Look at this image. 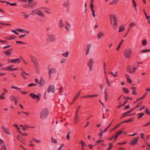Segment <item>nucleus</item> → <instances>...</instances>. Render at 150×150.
Listing matches in <instances>:
<instances>
[{
	"label": "nucleus",
	"mask_w": 150,
	"mask_h": 150,
	"mask_svg": "<svg viewBox=\"0 0 150 150\" xmlns=\"http://www.w3.org/2000/svg\"><path fill=\"white\" fill-rule=\"evenodd\" d=\"M49 114L47 109H43L40 113V118L41 119H44L46 118Z\"/></svg>",
	"instance_id": "1"
},
{
	"label": "nucleus",
	"mask_w": 150,
	"mask_h": 150,
	"mask_svg": "<svg viewBox=\"0 0 150 150\" xmlns=\"http://www.w3.org/2000/svg\"><path fill=\"white\" fill-rule=\"evenodd\" d=\"M36 14L37 15L42 17L45 16V14L41 11H40L38 9H35L32 11L31 13L30 14L33 16Z\"/></svg>",
	"instance_id": "2"
},
{
	"label": "nucleus",
	"mask_w": 150,
	"mask_h": 150,
	"mask_svg": "<svg viewBox=\"0 0 150 150\" xmlns=\"http://www.w3.org/2000/svg\"><path fill=\"white\" fill-rule=\"evenodd\" d=\"M132 53V51L130 49H125L124 51V55L125 58H129L130 57Z\"/></svg>",
	"instance_id": "3"
},
{
	"label": "nucleus",
	"mask_w": 150,
	"mask_h": 150,
	"mask_svg": "<svg viewBox=\"0 0 150 150\" xmlns=\"http://www.w3.org/2000/svg\"><path fill=\"white\" fill-rule=\"evenodd\" d=\"M47 36L48 38L47 39V41L50 42H53L55 40V37L54 35L51 33H48L47 34Z\"/></svg>",
	"instance_id": "4"
},
{
	"label": "nucleus",
	"mask_w": 150,
	"mask_h": 150,
	"mask_svg": "<svg viewBox=\"0 0 150 150\" xmlns=\"http://www.w3.org/2000/svg\"><path fill=\"white\" fill-rule=\"evenodd\" d=\"M29 96L33 99H36V102H38L40 100L41 95L38 94V95H37L34 93H31L29 94Z\"/></svg>",
	"instance_id": "5"
},
{
	"label": "nucleus",
	"mask_w": 150,
	"mask_h": 150,
	"mask_svg": "<svg viewBox=\"0 0 150 150\" xmlns=\"http://www.w3.org/2000/svg\"><path fill=\"white\" fill-rule=\"evenodd\" d=\"M47 91L48 93L52 92V93H54L55 92V86L52 85H49V87L47 88Z\"/></svg>",
	"instance_id": "6"
},
{
	"label": "nucleus",
	"mask_w": 150,
	"mask_h": 150,
	"mask_svg": "<svg viewBox=\"0 0 150 150\" xmlns=\"http://www.w3.org/2000/svg\"><path fill=\"white\" fill-rule=\"evenodd\" d=\"M91 46L92 44L90 43L87 44L86 45V48L85 49L86 55H88L89 54Z\"/></svg>",
	"instance_id": "7"
},
{
	"label": "nucleus",
	"mask_w": 150,
	"mask_h": 150,
	"mask_svg": "<svg viewBox=\"0 0 150 150\" xmlns=\"http://www.w3.org/2000/svg\"><path fill=\"white\" fill-rule=\"evenodd\" d=\"M30 59L34 64L35 67H38V63L36 58L33 55H31L30 56Z\"/></svg>",
	"instance_id": "8"
},
{
	"label": "nucleus",
	"mask_w": 150,
	"mask_h": 150,
	"mask_svg": "<svg viewBox=\"0 0 150 150\" xmlns=\"http://www.w3.org/2000/svg\"><path fill=\"white\" fill-rule=\"evenodd\" d=\"M57 72L56 70L54 68H51L49 70L48 73L50 77H51V74H55Z\"/></svg>",
	"instance_id": "9"
},
{
	"label": "nucleus",
	"mask_w": 150,
	"mask_h": 150,
	"mask_svg": "<svg viewBox=\"0 0 150 150\" xmlns=\"http://www.w3.org/2000/svg\"><path fill=\"white\" fill-rule=\"evenodd\" d=\"M80 106H79L76 109V111L75 113V120L76 121V122L75 123V124H76L77 122L78 121L79 118L78 117V113L79 112V110L80 108Z\"/></svg>",
	"instance_id": "10"
},
{
	"label": "nucleus",
	"mask_w": 150,
	"mask_h": 150,
	"mask_svg": "<svg viewBox=\"0 0 150 150\" xmlns=\"http://www.w3.org/2000/svg\"><path fill=\"white\" fill-rule=\"evenodd\" d=\"M95 61L94 59L92 58H90L88 61L87 65L88 66H93L94 64Z\"/></svg>",
	"instance_id": "11"
},
{
	"label": "nucleus",
	"mask_w": 150,
	"mask_h": 150,
	"mask_svg": "<svg viewBox=\"0 0 150 150\" xmlns=\"http://www.w3.org/2000/svg\"><path fill=\"white\" fill-rule=\"evenodd\" d=\"M139 138V137H137L134 138L132 139L130 142V144L132 145H134L136 144Z\"/></svg>",
	"instance_id": "12"
},
{
	"label": "nucleus",
	"mask_w": 150,
	"mask_h": 150,
	"mask_svg": "<svg viewBox=\"0 0 150 150\" xmlns=\"http://www.w3.org/2000/svg\"><path fill=\"white\" fill-rule=\"evenodd\" d=\"M0 144L1 145V150H3V149L4 148V150H7V148L5 146V144L3 140L0 139Z\"/></svg>",
	"instance_id": "13"
},
{
	"label": "nucleus",
	"mask_w": 150,
	"mask_h": 150,
	"mask_svg": "<svg viewBox=\"0 0 150 150\" xmlns=\"http://www.w3.org/2000/svg\"><path fill=\"white\" fill-rule=\"evenodd\" d=\"M65 28L66 29V31H68L71 29L70 24L67 21H66L65 24Z\"/></svg>",
	"instance_id": "14"
},
{
	"label": "nucleus",
	"mask_w": 150,
	"mask_h": 150,
	"mask_svg": "<svg viewBox=\"0 0 150 150\" xmlns=\"http://www.w3.org/2000/svg\"><path fill=\"white\" fill-rule=\"evenodd\" d=\"M9 99L11 101H14L15 102V105L17 104V98L15 96L11 95L9 97Z\"/></svg>",
	"instance_id": "15"
},
{
	"label": "nucleus",
	"mask_w": 150,
	"mask_h": 150,
	"mask_svg": "<svg viewBox=\"0 0 150 150\" xmlns=\"http://www.w3.org/2000/svg\"><path fill=\"white\" fill-rule=\"evenodd\" d=\"M1 127L4 133L7 134H10V133L8 131V129L7 128L3 126H1Z\"/></svg>",
	"instance_id": "16"
},
{
	"label": "nucleus",
	"mask_w": 150,
	"mask_h": 150,
	"mask_svg": "<svg viewBox=\"0 0 150 150\" xmlns=\"http://www.w3.org/2000/svg\"><path fill=\"white\" fill-rule=\"evenodd\" d=\"M104 33L102 31H99L97 35L98 39H100L101 37H103L104 35Z\"/></svg>",
	"instance_id": "17"
},
{
	"label": "nucleus",
	"mask_w": 150,
	"mask_h": 150,
	"mask_svg": "<svg viewBox=\"0 0 150 150\" xmlns=\"http://www.w3.org/2000/svg\"><path fill=\"white\" fill-rule=\"evenodd\" d=\"M45 83V81L43 79L42 77H40V82L39 84L40 87H42L44 86V83Z\"/></svg>",
	"instance_id": "18"
},
{
	"label": "nucleus",
	"mask_w": 150,
	"mask_h": 150,
	"mask_svg": "<svg viewBox=\"0 0 150 150\" xmlns=\"http://www.w3.org/2000/svg\"><path fill=\"white\" fill-rule=\"evenodd\" d=\"M13 50L12 49H10L6 51H4L3 52V53L6 54L7 55L10 56L11 54V52Z\"/></svg>",
	"instance_id": "19"
},
{
	"label": "nucleus",
	"mask_w": 150,
	"mask_h": 150,
	"mask_svg": "<svg viewBox=\"0 0 150 150\" xmlns=\"http://www.w3.org/2000/svg\"><path fill=\"white\" fill-rule=\"evenodd\" d=\"M81 93V91H79L77 93L75 96H74V98L73 99V101H75V100L77 99L78 98L80 94Z\"/></svg>",
	"instance_id": "20"
},
{
	"label": "nucleus",
	"mask_w": 150,
	"mask_h": 150,
	"mask_svg": "<svg viewBox=\"0 0 150 150\" xmlns=\"http://www.w3.org/2000/svg\"><path fill=\"white\" fill-rule=\"evenodd\" d=\"M58 25L59 27L61 28H63L64 27V24L62 23V21L60 20L58 22Z\"/></svg>",
	"instance_id": "21"
},
{
	"label": "nucleus",
	"mask_w": 150,
	"mask_h": 150,
	"mask_svg": "<svg viewBox=\"0 0 150 150\" xmlns=\"http://www.w3.org/2000/svg\"><path fill=\"white\" fill-rule=\"evenodd\" d=\"M14 66L13 65H12L9 66H8L5 67V68H3V69H4L5 70H11L12 71V68Z\"/></svg>",
	"instance_id": "22"
},
{
	"label": "nucleus",
	"mask_w": 150,
	"mask_h": 150,
	"mask_svg": "<svg viewBox=\"0 0 150 150\" xmlns=\"http://www.w3.org/2000/svg\"><path fill=\"white\" fill-rule=\"evenodd\" d=\"M107 89L106 88L105 89L104 91V94L105 95V101L107 100L108 98V94L107 92Z\"/></svg>",
	"instance_id": "23"
},
{
	"label": "nucleus",
	"mask_w": 150,
	"mask_h": 150,
	"mask_svg": "<svg viewBox=\"0 0 150 150\" xmlns=\"http://www.w3.org/2000/svg\"><path fill=\"white\" fill-rule=\"evenodd\" d=\"M69 55V52L68 51H67L63 53L62 54V56L64 57H68Z\"/></svg>",
	"instance_id": "24"
},
{
	"label": "nucleus",
	"mask_w": 150,
	"mask_h": 150,
	"mask_svg": "<svg viewBox=\"0 0 150 150\" xmlns=\"http://www.w3.org/2000/svg\"><path fill=\"white\" fill-rule=\"evenodd\" d=\"M12 63H18L20 62V60L18 58L17 59H12Z\"/></svg>",
	"instance_id": "25"
},
{
	"label": "nucleus",
	"mask_w": 150,
	"mask_h": 150,
	"mask_svg": "<svg viewBox=\"0 0 150 150\" xmlns=\"http://www.w3.org/2000/svg\"><path fill=\"white\" fill-rule=\"evenodd\" d=\"M69 0H67L65 1L63 3V6L64 7H66L69 4Z\"/></svg>",
	"instance_id": "26"
},
{
	"label": "nucleus",
	"mask_w": 150,
	"mask_h": 150,
	"mask_svg": "<svg viewBox=\"0 0 150 150\" xmlns=\"http://www.w3.org/2000/svg\"><path fill=\"white\" fill-rule=\"evenodd\" d=\"M127 71L130 73H132L134 72V71H132L131 69L130 66H128L127 68Z\"/></svg>",
	"instance_id": "27"
},
{
	"label": "nucleus",
	"mask_w": 150,
	"mask_h": 150,
	"mask_svg": "<svg viewBox=\"0 0 150 150\" xmlns=\"http://www.w3.org/2000/svg\"><path fill=\"white\" fill-rule=\"evenodd\" d=\"M124 41V40L123 39L122 40H121V41L119 43V45H118L117 49H116V50L118 51L119 49L120 48V47L121 46V45H122V43Z\"/></svg>",
	"instance_id": "28"
},
{
	"label": "nucleus",
	"mask_w": 150,
	"mask_h": 150,
	"mask_svg": "<svg viewBox=\"0 0 150 150\" xmlns=\"http://www.w3.org/2000/svg\"><path fill=\"white\" fill-rule=\"evenodd\" d=\"M59 95L60 96L63 95L62 93L63 91V87H60L59 89Z\"/></svg>",
	"instance_id": "29"
},
{
	"label": "nucleus",
	"mask_w": 150,
	"mask_h": 150,
	"mask_svg": "<svg viewBox=\"0 0 150 150\" xmlns=\"http://www.w3.org/2000/svg\"><path fill=\"white\" fill-rule=\"evenodd\" d=\"M122 90L124 93H128L129 92L128 89L124 87L122 88Z\"/></svg>",
	"instance_id": "30"
},
{
	"label": "nucleus",
	"mask_w": 150,
	"mask_h": 150,
	"mask_svg": "<svg viewBox=\"0 0 150 150\" xmlns=\"http://www.w3.org/2000/svg\"><path fill=\"white\" fill-rule=\"evenodd\" d=\"M66 61H67L66 59L64 57H63L61 59V60L60 62V63L61 64L64 63L66 62Z\"/></svg>",
	"instance_id": "31"
},
{
	"label": "nucleus",
	"mask_w": 150,
	"mask_h": 150,
	"mask_svg": "<svg viewBox=\"0 0 150 150\" xmlns=\"http://www.w3.org/2000/svg\"><path fill=\"white\" fill-rule=\"evenodd\" d=\"M33 1V0H28V2L29 4L28 5V6L30 8H32L33 6L31 4V2Z\"/></svg>",
	"instance_id": "32"
},
{
	"label": "nucleus",
	"mask_w": 150,
	"mask_h": 150,
	"mask_svg": "<svg viewBox=\"0 0 150 150\" xmlns=\"http://www.w3.org/2000/svg\"><path fill=\"white\" fill-rule=\"evenodd\" d=\"M125 29V27L122 26H120L119 27V32L120 33L123 31Z\"/></svg>",
	"instance_id": "33"
},
{
	"label": "nucleus",
	"mask_w": 150,
	"mask_h": 150,
	"mask_svg": "<svg viewBox=\"0 0 150 150\" xmlns=\"http://www.w3.org/2000/svg\"><path fill=\"white\" fill-rule=\"evenodd\" d=\"M133 2V5L134 8L135 10L136 9L137 4L134 0H132Z\"/></svg>",
	"instance_id": "34"
},
{
	"label": "nucleus",
	"mask_w": 150,
	"mask_h": 150,
	"mask_svg": "<svg viewBox=\"0 0 150 150\" xmlns=\"http://www.w3.org/2000/svg\"><path fill=\"white\" fill-rule=\"evenodd\" d=\"M133 120V119L132 118H131L128 120H125L123 121L121 123H124V122H131Z\"/></svg>",
	"instance_id": "35"
},
{
	"label": "nucleus",
	"mask_w": 150,
	"mask_h": 150,
	"mask_svg": "<svg viewBox=\"0 0 150 150\" xmlns=\"http://www.w3.org/2000/svg\"><path fill=\"white\" fill-rule=\"evenodd\" d=\"M144 113H139L138 114V118L139 119L141 118L144 115Z\"/></svg>",
	"instance_id": "36"
},
{
	"label": "nucleus",
	"mask_w": 150,
	"mask_h": 150,
	"mask_svg": "<svg viewBox=\"0 0 150 150\" xmlns=\"http://www.w3.org/2000/svg\"><path fill=\"white\" fill-rule=\"evenodd\" d=\"M147 43V41L145 39L143 40H142V44L144 46H145L146 45Z\"/></svg>",
	"instance_id": "37"
},
{
	"label": "nucleus",
	"mask_w": 150,
	"mask_h": 150,
	"mask_svg": "<svg viewBox=\"0 0 150 150\" xmlns=\"http://www.w3.org/2000/svg\"><path fill=\"white\" fill-rule=\"evenodd\" d=\"M51 141L52 143H55L57 142V139L53 138V137H51Z\"/></svg>",
	"instance_id": "38"
},
{
	"label": "nucleus",
	"mask_w": 150,
	"mask_h": 150,
	"mask_svg": "<svg viewBox=\"0 0 150 150\" xmlns=\"http://www.w3.org/2000/svg\"><path fill=\"white\" fill-rule=\"evenodd\" d=\"M117 25V22H114L112 28L114 30L116 29V27Z\"/></svg>",
	"instance_id": "39"
},
{
	"label": "nucleus",
	"mask_w": 150,
	"mask_h": 150,
	"mask_svg": "<svg viewBox=\"0 0 150 150\" xmlns=\"http://www.w3.org/2000/svg\"><path fill=\"white\" fill-rule=\"evenodd\" d=\"M106 82L107 85L109 86L110 87L111 86V84L110 82L108 80L107 78V77L106 76Z\"/></svg>",
	"instance_id": "40"
},
{
	"label": "nucleus",
	"mask_w": 150,
	"mask_h": 150,
	"mask_svg": "<svg viewBox=\"0 0 150 150\" xmlns=\"http://www.w3.org/2000/svg\"><path fill=\"white\" fill-rule=\"evenodd\" d=\"M136 25V23L134 22H132L130 23L129 24L130 28L132 27L135 26Z\"/></svg>",
	"instance_id": "41"
},
{
	"label": "nucleus",
	"mask_w": 150,
	"mask_h": 150,
	"mask_svg": "<svg viewBox=\"0 0 150 150\" xmlns=\"http://www.w3.org/2000/svg\"><path fill=\"white\" fill-rule=\"evenodd\" d=\"M113 18L114 22H117V19L115 15H113Z\"/></svg>",
	"instance_id": "42"
},
{
	"label": "nucleus",
	"mask_w": 150,
	"mask_h": 150,
	"mask_svg": "<svg viewBox=\"0 0 150 150\" xmlns=\"http://www.w3.org/2000/svg\"><path fill=\"white\" fill-rule=\"evenodd\" d=\"M135 109V108H133V109H131V110H129V111H127V112H126L124 113L123 114V115H124L125 114H126L130 113L132 111Z\"/></svg>",
	"instance_id": "43"
},
{
	"label": "nucleus",
	"mask_w": 150,
	"mask_h": 150,
	"mask_svg": "<svg viewBox=\"0 0 150 150\" xmlns=\"http://www.w3.org/2000/svg\"><path fill=\"white\" fill-rule=\"evenodd\" d=\"M113 144L111 143H109V145L108 148L107 149V150H110L112 147Z\"/></svg>",
	"instance_id": "44"
},
{
	"label": "nucleus",
	"mask_w": 150,
	"mask_h": 150,
	"mask_svg": "<svg viewBox=\"0 0 150 150\" xmlns=\"http://www.w3.org/2000/svg\"><path fill=\"white\" fill-rule=\"evenodd\" d=\"M5 93H3L0 96V99H5L4 96Z\"/></svg>",
	"instance_id": "45"
},
{
	"label": "nucleus",
	"mask_w": 150,
	"mask_h": 150,
	"mask_svg": "<svg viewBox=\"0 0 150 150\" xmlns=\"http://www.w3.org/2000/svg\"><path fill=\"white\" fill-rule=\"evenodd\" d=\"M112 122L110 124L108 125V127L106 129H105L104 130H103V132H105L108 129V128H109L110 127V126Z\"/></svg>",
	"instance_id": "46"
},
{
	"label": "nucleus",
	"mask_w": 150,
	"mask_h": 150,
	"mask_svg": "<svg viewBox=\"0 0 150 150\" xmlns=\"http://www.w3.org/2000/svg\"><path fill=\"white\" fill-rule=\"evenodd\" d=\"M11 87L12 88L15 89L18 91H21L20 89L17 87H15V86H11Z\"/></svg>",
	"instance_id": "47"
},
{
	"label": "nucleus",
	"mask_w": 150,
	"mask_h": 150,
	"mask_svg": "<svg viewBox=\"0 0 150 150\" xmlns=\"http://www.w3.org/2000/svg\"><path fill=\"white\" fill-rule=\"evenodd\" d=\"M81 146H82V147L83 149H83H84V145H85L86 144H85V142L83 141H82L81 142Z\"/></svg>",
	"instance_id": "48"
},
{
	"label": "nucleus",
	"mask_w": 150,
	"mask_h": 150,
	"mask_svg": "<svg viewBox=\"0 0 150 150\" xmlns=\"http://www.w3.org/2000/svg\"><path fill=\"white\" fill-rule=\"evenodd\" d=\"M122 133V131L121 130H120L117 132V134H116L117 136H118L120 135Z\"/></svg>",
	"instance_id": "49"
},
{
	"label": "nucleus",
	"mask_w": 150,
	"mask_h": 150,
	"mask_svg": "<svg viewBox=\"0 0 150 150\" xmlns=\"http://www.w3.org/2000/svg\"><path fill=\"white\" fill-rule=\"evenodd\" d=\"M15 38V37L14 36H9L8 38H6V39L8 40H13Z\"/></svg>",
	"instance_id": "50"
},
{
	"label": "nucleus",
	"mask_w": 150,
	"mask_h": 150,
	"mask_svg": "<svg viewBox=\"0 0 150 150\" xmlns=\"http://www.w3.org/2000/svg\"><path fill=\"white\" fill-rule=\"evenodd\" d=\"M149 51H150V50H149V49L145 50H142L141 51V52H148Z\"/></svg>",
	"instance_id": "51"
},
{
	"label": "nucleus",
	"mask_w": 150,
	"mask_h": 150,
	"mask_svg": "<svg viewBox=\"0 0 150 150\" xmlns=\"http://www.w3.org/2000/svg\"><path fill=\"white\" fill-rule=\"evenodd\" d=\"M142 101H140L138 104L137 105V106L135 108H138L142 104Z\"/></svg>",
	"instance_id": "52"
},
{
	"label": "nucleus",
	"mask_w": 150,
	"mask_h": 150,
	"mask_svg": "<svg viewBox=\"0 0 150 150\" xmlns=\"http://www.w3.org/2000/svg\"><path fill=\"white\" fill-rule=\"evenodd\" d=\"M145 15L146 19L147 20H149L150 18V16H147L146 13H145Z\"/></svg>",
	"instance_id": "53"
},
{
	"label": "nucleus",
	"mask_w": 150,
	"mask_h": 150,
	"mask_svg": "<svg viewBox=\"0 0 150 150\" xmlns=\"http://www.w3.org/2000/svg\"><path fill=\"white\" fill-rule=\"evenodd\" d=\"M16 43L18 44H24V45L26 44L25 43L21 41H17L16 42Z\"/></svg>",
	"instance_id": "54"
},
{
	"label": "nucleus",
	"mask_w": 150,
	"mask_h": 150,
	"mask_svg": "<svg viewBox=\"0 0 150 150\" xmlns=\"http://www.w3.org/2000/svg\"><path fill=\"white\" fill-rule=\"evenodd\" d=\"M6 3L8 4L9 5L12 6H15L17 4L16 3H9V2H6Z\"/></svg>",
	"instance_id": "55"
},
{
	"label": "nucleus",
	"mask_w": 150,
	"mask_h": 150,
	"mask_svg": "<svg viewBox=\"0 0 150 150\" xmlns=\"http://www.w3.org/2000/svg\"><path fill=\"white\" fill-rule=\"evenodd\" d=\"M145 112L146 113H147L148 114H149V115L150 114V112H149V109L147 108H146V109Z\"/></svg>",
	"instance_id": "56"
},
{
	"label": "nucleus",
	"mask_w": 150,
	"mask_h": 150,
	"mask_svg": "<svg viewBox=\"0 0 150 150\" xmlns=\"http://www.w3.org/2000/svg\"><path fill=\"white\" fill-rule=\"evenodd\" d=\"M117 3V2H116V1H115V0H114V1H112L111 2H110L109 3V4L110 5H112V4H115Z\"/></svg>",
	"instance_id": "57"
},
{
	"label": "nucleus",
	"mask_w": 150,
	"mask_h": 150,
	"mask_svg": "<svg viewBox=\"0 0 150 150\" xmlns=\"http://www.w3.org/2000/svg\"><path fill=\"white\" fill-rule=\"evenodd\" d=\"M109 18L110 19V22L112 24V18H113V15H109Z\"/></svg>",
	"instance_id": "58"
},
{
	"label": "nucleus",
	"mask_w": 150,
	"mask_h": 150,
	"mask_svg": "<svg viewBox=\"0 0 150 150\" xmlns=\"http://www.w3.org/2000/svg\"><path fill=\"white\" fill-rule=\"evenodd\" d=\"M90 7L91 9V11H94L93 10V4H91L90 5Z\"/></svg>",
	"instance_id": "59"
},
{
	"label": "nucleus",
	"mask_w": 150,
	"mask_h": 150,
	"mask_svg": "<svg viewBox=\"0 0 150 150\" xmlns=\"http://www.w3.org/2000/svg\"><path fill=\"white\" fill-rule=\"evenodd\" d=\"M37 85V84H34V83H31L30 84L28 85V86L30 87H32L34 86H35Z\"/></svg>",
	"instance_id": "60"
},
{
	"label": "nucleus",
	"mask_w": 150,
	"mask_h": 150,
	"mask_svg": "<svg viewBox=\"0 0 150 150\" xmlns=\"http://www.w3.org/2000/svg\"><path fill=\"white\" fill-rule=\"evenodd\" d=\"M64 145V144H61L60 146L58 149V150H61V149L62 148Z\"/></svg>",
	"instance_id": "61"
},
{
	"label": "nucleus",
	"mask_w": 150,
	"mask_h": 150,
	"mask_svg": "<svg viewBox=\"0 0 150 150\" xmlns=\"http://www.w3.org/2000/svg\"><path fill=\"white\" fill-rule=\"evenodd\" d=\"M105 132H103V131L102 132L100 133V134L99 135V137H100V139H101L102 137L103 136V133H105Z\"/></svg>",
	"instance_id": "62"
},
{
	"label": "nucleus",
	"mask_w": 150,
	"mask_h": 150,
	"mask_svg": "<svg viewBox=\"0 0 150 150\" xmlns=\"http://www.w3.org/2000/svg\"><path fill=\"white\" fill-rule=\"evenodd\" d=\"M121 124V123H120L117 125L115 127H114L112 129V130H115L117 127H119V126Z\"/></svg>",
	"instance_id": "63"
},
{
	"label": "nucleus",
	"mask_w": 150,
	"mask_h": 150,
	"mask_svg": "<svg viewBox=\"0 0 150 150\" xmlns=\"http://www.w3.org/2000/svg\"><path fill=\"white\" fill-rule=\"evenodd\" d=\"M148 94L147 92H146L141 97L142 98V99H143L145 97H146V95Z\"/></svg>",
	"instance_id": "64"
}]
</instances>
